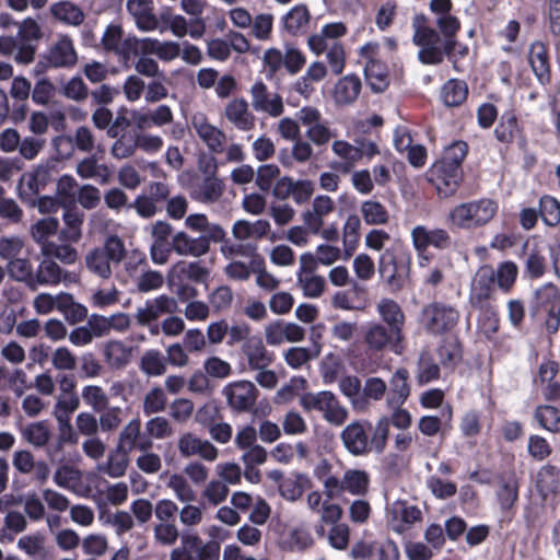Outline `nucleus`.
I'll return each instance as SVG.
<instances>
[{
    "label": "nucleus",
    "mask_w": 560,
    "mask_h": 560,
    "mask_svg": "<svg viewBox=\"0 0 560 560\" xmlns=\"http://www.w3.org/2000/svg\"><path fill=\"white\" fill-rule=\"evenodd\" d=\"M402 335L397 336L393 332V329L386 327L381 323L371 324L365 334L364 341L370 350L382 351L393 342H400Z\"/></svg>",
    "instance_id": "5701e85b"
},
{
    "label": "nucleus",
    "mask_w": 560,
    "mask_h": 560,
    "mask_svg": "<svg viewBox=\"0 0 560 560\" xmlns=\"http://www.w3.org/2000/svg\"><path fill=\"white\" fill-rule=\"evenodd\" d=\"M468 95L467 83L458 79H450L441 88L440 97L447 107L462 105Z\"/></svg>",
    "instance_id": "c756f323"
},
{
    "label": "nucleus",
    "mask_w": 560,
    "mask_h": 560,
    "mask_svg": "<svg viewBox=\"0 0 560 560\" xmlns=\"http://www.w3.org/2000/svg\"><path fill=\"white\" fill-rule=\"evenodd\" d=\"M178 304L174 298L162 294L158 298L147 300L143 307H139L136 314L137 322L147 326L163 314H173L177 311Z\"/></svg>",
    "instance_id": "2eb2a0df"
},
{
    "label": "nucleus",
    "mask_w": 560,
    "mask_h": 560,
    "mask_svg": "<svg viewBox=\"0 0 560 560\" xmlns=\"http://www.w3.org/2000/svg\"><path fill=\"white\" fill-rule=\"evenodd\" d=\"M225 117L238 130L248 131L254 127L255 117L248 110V103L244 98H235L228 103Z\"/></svg>",
    "instance_id": "393cba45"
},
{
    "label": "nucleus",
    "mask_w": 560,
    "mask_h": 560,
    "mask_svg": "<svg viewBox=\"0 0 560 560\" xmlns=\"http://www.w3.org/2000/svg\"><path fill=\"white\" fill-rule=\"evenodd\" d=\"M102 45L106 51H113L117 56L129 58L132 51V44L137 43V37L128 36L122 40V28L117 24H109L102 36Z\"/></svg>",
    "instance_id": "f3484780"
},
{
    "label": "nucleus",
    "mask_w": 560,
    "mask_h": 560,
    "mask_svg": "<svg viewBox=\"0 0 560 560\" xmlns=\"http://www.w3.org/2000/svg\"><path fill=\"white\" fill-rule=\"evenodd\" d=\"M408 378L409 372L407 369L396 370L389 382V402L401 406L407 400L410 395Z\"/></svg>",
    "instance_id": "72a5a7b5"
},
{
    "label": "nucleus",
    "mask_w": 560,
    "mask_h": 560,
    "mask_svg": "<svg viewBox=\"0 0 560 560\" xmlns=\"http://www.w3.org/2000/svg\"><path fill=\"white\" fill-rule=\"evenodd\" d=\"M229 406L238 411L249 410L256 402L257 389L249 381H240L224 387Z\"/></svg>",
    "instance_id": "4468645a"
},
{
    "label": "nucleus",
    "mask_w": 560,
    "mask_h": 560,
    "mask_svg": "<svg viewBox=\"0 0 560 560\" xmlns=\"http://www.w3.org/2000/svg\"><path fill=\"white\" fill-rule=\"evenodd\" d=\"M534 417L542 429L553 433L560 431V410L556 407L539 406L536 408Z\"/></svg>",
    "instance_id": "8fccbe9b"
},
{
    "label": "nucleus",
    "mask_w": 560,
    "mask_h": 560,
    "mask_svg": "<svg viewBox=\"0 0 560 560\" xmlns=\"http://www.w3.org/2000/svg\"><path fill=\"white\" fill-rule=\"evenodd\" d=\"M126 8L140 31L151 32L159 27L152 0H127Z\"/></svg>",
    "instance_id": "dca6fc26"
},
{
    "label": "nucleus",
    "mask_w": 560,
    "mask_h": 560,
    "mask_svg": "<svg viewBox=\"0 0 560 560\" xmlns=\"http://www.w3.org/2000/svg\"><path fill=\"white\" fill-rule=\"evenodd\" d=\"M78 183L71 175H62L56 185V192L63 205L75 203V188Z\"/></svg>",
    "instance_id": "69168bd1"
},
{
    "label": "nucleus",
    "mask_w": 560,
    "mask_h": 560,
    "mask_svg": "<svg viewBox=\"0 0 560 560\" xmlns=\"http://www.w3.org/2000/svg\"><path fill=\"white\" fill-rule=\"evenodd\" d=\"M167 398L161 387L150 389L143 399V412L147 416L159 413L165 410Z\"/></svg>",
    "instance_id": "bf43d9fd"
},
{
    "label": "nucleus",
    "mask_w": 560,
    "mask_h": 560,
    "mask_svg": "<svg viewBox=\"0 0 560 560\" xmlns=\"http://www.w3.org/2000/svg\"><path fill=\"white\" fill-rule=\"evenodd\" d=\"M440 377V366L428 351L421 352L417 363V383L422 386Z\"/></svg>",
    "instance_id": "58836bf2"
},
{
    "label": "nucleus",
    "mask_w": 560,
    "mask_h": 560,
    "mask_svg": "<svg viewBox=\"0 0 560 560\" xmlns=\"http://www.w3.org/2000/svg\"><path fill=\"white\" fill-rule=\"evenodd\" d=\"M342 483L346 492L364 495L369 489L370 476L365 470L348 469L343 474Z\"/></svg>",
    "instance_id": "c9c22d12"
},
{
    "label": "nucleus",
    "mask_w": 560,
    "mask_h": 560,
    "mask_svg": "<svg viewBox=\"0 0 560 560\" xmlns=\"http://www.w3.org/2000/svg\"><path fill=\"white\" fill-rule=\"evenodd\" d=\"M468 152V145L464 141H455L445 148L444 153L440 161L462 170V163Z\"/></svg>",
    "instance_id": "680f3d73"
},
{
    "label": "nucleus",
    "mask_w": 560,
    "mask_h": 560,
    "mask_svg": "<svg viewBox=\"0 0 560 560\" xmlns=\"http://www.w3.org/2000/svg\"><path fill=\"white\" fill-rule=\"evenodd\" d=\"M223 194V184L218 177H205L194 190V198L202 203H213Z\"/></svg>",
    "instance_id": "f704fd0d"
},
{
    "label": "nucleus",
    "mask_w": 560,
    "mask_h": 560,
    "mask_svg": "<svg viewBox=\"0 0 560 560\" xmlns=\"http://www.w3.org/2000/svg\"><path fill=\"white\" fill-rule=\"evenodd\" d=\"M440 363L444 369L453 370L462 359V351L457 341L444 342L438 349Z\"/></svg>",
    "instance_id": "052dcab7"
},
{
    "label": "nucleus",
    "mask_w": 560,
    "mask_h": 560,
    "mask_svg": "<svg viewBox=\"0 0 560 560\" xmlns=\"http://www.w3.org/2000/svg\"><path fill=\"white\" fill-rule=\"evenodd\" d=\"M332 152L339 158L343 159L345 163H334L332 168L347 172L353 164L360 160V153L357 144L352 145L345 140H336L331 145Z\"/></svg>",
    "instance_id": "a19ab883"
},
{
    "label": "nucleus",
    "mask_w": 560,
    "mask_h": 560,
    "mask_svg": "<svg viewBox=\"0 0 560 560\" xmlns=\"http://www.w3.org/2000/svg\"><path fill=\"white\" fill-rule=\"evenodd\" d=\"M518 481L514 474H502L497 479L495 497L502 512L510 513L518 499Z\"/></svg>",
    "instance_id": "6ab92c4d"
},
{
    "label": "nucleus",
    "mask_w": 560,
    "mask_h": 560,
    "mask_svg": "<svg viewBox=\"0 0 560 560\" xmlns=\"http://www.w3.org/2000/svg\"><path fill=\"white\" fill-rule=\"evenodd\" d=\"M85 265L91 272L103 279H108L112 276L110 261L101 247H96L86 254Z\"/></svg>",
    "instance_id": "c03bdc74"
},
{
    "label": "nucleus",
    "mask_w": 560,
    "mask_h": 560,
    "mask_svg": "<svg viewBox=\"0 0 560 560\" xmlns=\"http://www.w3.org/2000/svg\"><path fill=\"white\" fill-rule=\"evenodd\" d=\"M418 319L429 335L442 336L457 325L459 312L451 304L434 301L422 307Z\"/></svg>",
    "instance_id": "20e7f679"
},
{
    "label": "nucleus",
    "mask_w": 560,
    "mask_h": 560,
    "mask_svg": "<svg viewBox=\"0 0 560 560\" xmlns=\"http://www.w3.org/2000/svg\"><path fill=\"white\" fill-rule=\"evenodd\" d=\"M498 210L497 203L487 198L460 203L448 213V221L458 229L472 230L489 223Z\"/></svg>",
    "instance_id": "f03ea898"
},
{
    "label": "nucleus",
    "mask_w": 560,
    "mask_h": 560,
    "mask_svg": "<svg viewBox=\"0 0 560 560\" xmlns=\"http://www.w3.org/2000/svg\"><path fill=\"white\" fill-rule=\"evenodd\" d=\"M376 311L386 324V327L393 329V332L397 336L402 335V328L405 325V314L400 305L392 299H382L377 305Z\"/></svg>",
    "instance_id": "b1692460"
},
{
    "label": "nucleus",
    "mask_w": 560,
    "mask_h": 560,
    "mask_svg": "<svg viewBox=\"0 0 560 560\" xmlns=\"http://www.w3.org/2000/svg\"><path fill=\"white\" fill-rule=\"evenodd\" d=\"M44 58L52 68H68L77 62L78 57L70 37L63 36L51 46Z\"/></svg>",
    "instance_id": "4be33fe9"
},
{
    "label": "nucleus",
    "mask_w": 560,
    "mask_h": 560,
    "mask_svg": "<svg viewBox=\"0 0 560 560\" xmlns=\"http://www.w3.org/2000/svg\"><path fill=\"white\" fill-rule=\"evenodd\" d=\"M361 80L355 74H348L341 78L335 88V100L338 104L353 103L361 91Z\"/></svg>",
    "instance_id": "7c9ffc66"
},
{
    "label": "nucleus",
    "mask_w": 560,
    "mask_h": 560,
    "mask_svg": "<svg viewBox=\"0 0 560 560\" xmlns=\"http://www.w3.org/2000/svg\"><path fill=\"white\" fill-rule=\"evenodd\" d=\"M7 272L12 279L24 282L31 289L33 288L34 271L26 258H10L7 264Z\"/></svg>",
    "instance_id": "de8ad7c7"
},
{
    "label": "nucleus",
    "mask_w": 560,
    "mask_h": 560,
    "mask_svg": "<svg viewBox=\"0 0 560 560\" xmlns=\"http://www.w3.org/2000/svg\"><path fill=\"white\" fill-rule=\"evenodd\" d=\"M40 252L44 257H54L60 260L65 265L74 264L78 259V252L70 245L56 244V243H44L40 247Z\"/></svg>",
    "instance_id": "09e8293b"
},
{
    "label": "nucleus",
    "mask_w": 560,
    "mask_h": 560,
    "mask_svg": "<svg viewBox=\"0 0 560 560\" xmlns=\"http://www.w3.org/2000/svg\"><path fill=\"white\" fill-rule=\"evenodd\" d=\"M440 33L429 26H417L413 43L420 47L418 59L423 65H440L444 57L453 60L457 46L456 34L460 28L458 19L452 14L436 18Z\"/></svg>",
    "instance_id": "f257e3e1"
},
{
    "label": "nucleus",
    "mask_w": 560,
    "mask_h": 560,
    "mask_svg": "<svg viewBox=\"0 0 560 560\" xmlns=\"http://www.w3.org/2000/svg\"><path fill=\"white\" fill-rule=\"evenodd\" d=\"M81 396L85 405L90 406L95 412H102L108 406V397L101 386L86 385L83 387Z\"/></svg>",
    "instance_id": "5fc2aeb1"
},
{
    "label": "nucleus",
    "mask_w": 560,
    "mask_h": 560,
    "mask_svg": "<svg viewBox=\"0 0 560 560\" xmlns=\"http://www.w3.org/2000/svg\"><path fill=\"white\" fill-rule=\"evenodd\" d=\"M520 132L521 128L515 113L513 110L504 112L494 128L495 139L501 143L510 144Z\"/></svg>",
    "instance_id": "473e14b6"
},
{
    "label": "nucleus",
    "mask_w": 560,
    "mask_h": 560,
    "mask_svg": "<svg viewBox=\"0 0 560 560\" xmlns=\"http://www.w3.org/2000/svg\"><path fill=\"white\" fill-rule=\"evenodd\" d=\"M128 462V452L116 447L109 453L107 462L98 465L97 469L110 478H119L125 475Z\"/></svg>",
    "instance_id": "4c0bfd02"
},
{
    "label": "nucleus",
    "mask_w": 560,
    "mask_h": 560,
    "mask_svg": "<svg viewBox=\"0 0 560 560\" xmlns=\"http://www.w3.org/2000/svg\"><path fill=\"white\" fill-rule=\"evenodd\" d=\"M77 174L83 179H96L101 184H107L110 175L107 165L100 164L94 155L84 158L78 163Z\"/></svg>",
    "instance_id": "2f4dec72"
},
{
    "label": "nucleus",
    "mask_w": 560,
    "mask_h": 560,
    "mask_svg": "<svg viewBox=\"0 0 560 560\" xmlns=\"http://www.w3.org/2000/svg\"><path fill=\"white\" fill-rule=\"evenodd\" d=\"M529 63L533 72L541 84L549 82L550 68L546 46L540 42H535L529 49Z\"/></svg>",
    "instance_id": "bb28decb"
},
{
    "label": "nucleus",
    "mask_w": 560,
    "mask_h": 560,
    "mask_svg": "<svg viewBox=\"0 0 560 560\" xmlns=\"http://www.w3.org/2000/svg\"><path fill=\"white\" fill-rule=\"evenodd\" d=\"M421 517V511L406 501L396 500L387 508L388 525L397 534H404Z\"/></svg>",
    "instance_id": "9d476101"
},
{
    "label": "nucleus",
    "mask_w": 560,
    "mask_h": 560,
    "mask_svg": "<svg viewBox=\"0 0 560 560\" xmlns=\"http://www.w3.org/2000/svg\"><path fill=\"white\" fill-rule=\"evenodd\" d=\"M539 215L548 226H556L560 222V202L549 195L539 199Z\"/></svg>",
    "instance_id": "603ef678"
},
{
    "label": "nucleus",
    "mask_w": 560,
    "mask_h": 560,
    "mask_svg": "<svg viewBox=\"0 0 560 560\" xmlns=\"http://www.w3.org/2000/svg\"><path fill=\"white\" fill-rule=\"evenodd\" d=\"M361 213L366 224L380 225L388 221L386 208L378 201L366 200L361 206Z\"/></svg>",
    "instance_id": "864d4df0"
},
{
    "label": "nucleus",
    "mask_w": 560,
    "mask_h": 560,
    "mask_svg": "<svg viewBox=\"0 0 560 560\" xmlns=\"http://www.w3.org/2000/svg\"><path fill=\"white\" fill-rule=\"evenodd\" d=\"M535 303L541 311L560 305V295L557 287L549 282L535 291Z\"/></svg>",
    "instance_id": "13d9d810"
},
{
    "label": "nucleus",
    "mask_w": 560,
    "mask_h": 560,
    "mask_svg": "<svg viewBox=\"0 0 560 560\" xmlns=\"http://www.w3.org/2000/svg\"><path fill=\"white\" fill-rule=\"evenodd\" d=\"M318 354L319 349H316L313 352L310 348L292 347L285 352L284 360L287 364L292 369H300L302 365L307 363L313 358H316Z\"/></svg>",
    "instance_id": "e2e57ef3"
},
{
    "label": "nucleus",
    "mask_w": 560,
    "mask_h": 560,
    "mask_svg": "<svg viewBox=\"0 0 560 560\" xmlns=\"http://www.w3.org/2000/svg\"><path fill=\"white\" fill-rule=\"evenodd\" d=\"M340 392L350 399L355 409H362L365 406V399L362 397V385L359 377L347 375L339 381Z\"/></svg>",
    "instance_id": "49530a36"
},
{
    "label": "nucleus",
    "mask_w": 560,
    "mask_h": 560,
    "mask_svg": "<svg viewBox=\"0 0 560 560\" xmlns=\"http://www.w3.org/2000/svg\"><path fill=\"white\" fill-rule=\"evenodd\" d=\"M62 219L66 228L60 231L59 238L71 243L79 242L82 236L84 213L73 205L72 207H65Z\"/></svg>",
    "instance_id": "a878e982"
},
{
    "label": "nucleus",
    "mask_w": 560,
    "mask_h": 560,
    "mask_svg": "<svg viewBox=\"0 0 560 560\" xmlns=\"http://www.w3.org/2000/svg\"><path fill=\"white\" fill-rule=\"evenodd\" d=\"M140 370L148 376L163 375L166 371V358L159 350H148L140 359Z\"/></svg>",
    "instance_id": "37998d69"
},
{
    "label": "nucleus",
    "mask_w": 560,
    "mask_h": 560,
    "mask_svg": "<svg viewBox=\"0 0 560 560\" xmlns=\"http://www.w3.org/2000/svg\"><path fill=\"white\" fill-rule=\"evenodd\" d=\"M58 160L49 158L40 162L32 172L23 174L19 184L20 196L28 203L35 202V197L54 180L58 170Z\"/></svg>",
    "instance_id": "423d86ee"
},
{
    "label": "nucleus",
    "mask_w": 560,
    "mask_h": 560,
    "mask_svg": "<svg viewBox=\"0 0 560 560\" xmlns=\"http://www.w3.org/2000/svg\"><path fill=\"white\" fill-rule=\"evenodd\" d=\"M59 228L58 219L54 217H47L38 220L32 225L31 234L35 242L43 246L44 243H49L47 240L50 235H54Z\"/></svg>",
    "instance_id": "4d7b16f0"
},
{
    "label": "nucleus",
    "mask_w": 560,
    "mask_h": 560,
    "mask_svg": "<svg viewBox=\"0 0 560 560\" xmlns=\"http://www.w3.org/2000/svg\"><path fill=\"white\" fill-rule=\"evenodd\" d=\"M52 15L67 24L78 26L84 20L83 11L70 1H61L51 7Z\"/></svg>",
    "instance_id": "79ce46f5"
},
{
    "label": "nucleus",
    "mask_w": 560,
    "mask_h": 560,
    "mask_svg": "<svg viewBox=\"0 0 560 560\" xmlns=\"http://www.w3.org/2000/svg\"><path fill=\"white\" fill-rule=\"evenodd\" d=\"M140 420L132 419L119 433V441L116 447L128 453L132 451L136 440H138L140 435Z\"/></svg>",
    "instance_id": "0e129e2a"
},
{
    "label": "nucleus",
    "mask_w": 560,
    "mask_h": 560,
    "mask_svg": "<svg viewBox=\"0 0 560 560\" xmlns=\"http://www.w3.org/2000/svg\"><path fill=\"white\" fill-rule=\"evenodd\" d=\"M371 422L355 420L343 428L340 433L341 442L347 452L353 456H364L371 453Z\"/></svg>",
    "instance_id": "0eeeda50"
},
{
    "label": "nucleus",
    "mask_w": 560,
    "mask_h": 560,
    "mask_svg": "<svg viewBox=\"0 0 560 560\" xmlns=\"http://www.w3.org/2000/svg\"><path fill=\"white\" fill-rule=\"evenodd\" d=\"M412 244L418 252L432 246L436 249H447L452 246V237L444 229H428L417 225L411 231Z\"/></svg>",
    "instance_id": "ddd939ff"
},
{
    "label": "nucleus",
    "mask_w": 560,
    "mask_h": 560,
    "mask_svg": "<svg viewBox=\"0 0 560 560\" xmlns=\"http://www.w3.org/2000/svg\"><path fill=\"white\" fill-rule=\"evenodd\" d=\"M495 283V271L491 267L479 268L471 283L472 298L479 302L489 299Z\"/></svg>",
    "instance_id": "cd10ccee"
},
{
    "label": "nucleus",
    "mask_w": 560,
    "mask_h": 560,
    "mask_svg": "<svg viewBox=\"0 0 560 560\" xmlns=\"http://www.w3.org/2000/svg\"><path fill=\"white\" fill-rule=\"evenodd\" d=\"M389 427L388 417L380 418L375 427H372L370 434L371 452L380 455L385 451L389 436Z\"/></svg>",
    "instance_id": "3c124183"
},
{
    "label": "nucleus",
    "mask_w": 560,
    "mask_h": 560,
    "mask_svg": "<svg viewBox=\"0 0 560 560\" xmlns=\"http://www.w3.org/2000/svg\"><path fill=\"white\" fill-rule=\"evenodd\" d=\"M296 277L305 296L315 299L323 293L325 279L322 276L312 275L303 277L301 272H298Z\"/></svg>",
    "instance_id": "774afa93"
},
{
    "label": "nucleus",
    "mask_w": 560,
    "mask_h": 560,
    "mask_svg": "<svg viewBox=\"0 0 560 560\" xmlns=\"http://www.w3.org/2000/svg\"><path fill=\"white\" fill-rule=\"evenodd\" d=\"M308 478L303 474H294L285 477L278 486L279 492L282 498L289 501H295L301 498L305 483Z\"/></svg>",
    "instance_id": "a18cd8bd"
},
{
    "label": "nucleus",
    "mask_w": 560,
    "mask_h": 560,
    "mask_svg": "<svg viewBox=\"0 0 560 560\" xmlns=\"http://www.w3.org/2000/svg\"><path fill=\"white\" fill-rule=\"evenodd\" d=\"M250 96L252 106L258 113L278 117L284 110L282 97L277 93H269L267 85L261 80L252 85Z\"/></svg>",
    "instance_id": "9b49d317"
},
{
    "label": "nucleus",
    "mask_w": 560,
    "mask_h": 560,
    "mask_svg": "<svg viewBox=\"0 0 560 560\" xmlns=\"http://www.w3.org/2000/svg\"><path fill=\"white\" fill-rule=\"evenodd\" d=\"M58 311L63 314L66 320L70 324H77L88 316V308L74 301L70 293L59 294Z\"/></svg>",
    "instance_id": "e433bc0d"
},
{
    "label": "nucleus",
    "mask_w": 560,
    "mask_h": 560,
    "mask_svg": "<svg viewBox=\"0 0 560 560\" xmlns=\"http://www.w3.org/2000/svg\"><path fill=\"white\" fill-rule=\"evenodd\" d=\"M177 448L184 458L199 456L208 462L215 460L219 454L218 448L211 442L202 440L191 432H185L179 436Z\"/></svg>",
    "instance_id": "f8f14e48"
},
{
    "label": "nucleus",
    "mask_w": 560,
    "mask_h": 560,
    "mask_svg": "<svg viewBox=\"0 0 560 560\" xmlns=\"http://www.w3.org/2000/svg\"><path fill=\"white\" fill-rule=\"evenodd\" d=\"M310 12L305 4H296L282 16L283 28L291 35L298 34L308 22Z\"/></svg>",
    "instance_id": "ea45409f"
},
{
    "label": "nucleus",
    "mask_w": 560,
    "mask_h": 560,
    "mask_svg": "<svg viewBox=\"0 0 560 560\" xmlns=\"http://www.w3.org/2000/svg\"><path fill=\"white\" fill-rule=\"evenodd\" d=\"M300 405L305 411L317 410L323 412L325 420L335 425L342 424L348 417L347 409L328 390L304 393L300 397Z\"/></svg>",
    "instance_id": "39448f33"
},
{
    "label": "nucleus",
    "mask_w": 560,
    "mask_h": 560,
    "mask_svg": "<svg viewBox=\"0 0 560 560\" xmlns=\"http://www.w3.org/2000/svg\"><path fill=\"white\" fill-rule=\"evenodd\" d=\"M62 269L50 257H45L33 276V288L57 285L61 282Z\"/></svg>",
    "instance_id": "c85d7f7f"
},
{
    "label": "nucleus",
    "mask_w": 560,
    "mask_h": 560,
    "mask_svg": "<svg viewBox=\"0 0 560 560\" xmlns=\"http://www.w3.org/2000/svg\"><path fill=\"white\" fill-rule=\"evenodd\" d=\"M23 435L28 443L42 447L49 441L50 430L46 421H38L26 425Z\"/></svg>",
    "instance_id": "6e6d98bb"
},
{
    "label": "nucleus",
    "mask_w": 560,
    "mask_h": 560,
    "mask_svg": "<svg viewBox=\"0 0 560 560\" xmlns=\"http://www.w3.org/2000/svg\"><path fill=\"white\" fill-rule=\"evenodd\" d=\"M242 352L247 358L252 370L267 369L273 361V353L269 352L259 336H253L242 345Z\"/></svg>",
    "instance_id": "412c9836"
},
{
    "label": "nucleus",
    "mask_w": 560,
    "mask_h": 560,
    "mask_svg": "<svg viewBox=\"0 0 560 560\" xmlns=\"http://www.w3.org/2000/svg\"><path fill=\"white\" fill-rule=\"evenodd\" d=\"M191 124L198 137L212 153L223 152L226 137L222 130L210 125L202 115L194 116Z\"/></svg>",
    "instance_id": "aec40b11"
},
{
    "label": "nucleus",
    "mask_w": 560,
    "mask_h": 560,
    "mask_svg": "<svg viewBox=\"0 0 560 560\" xmlns=\"http://www.w3.org/2000/svg\"><path fill=\"white\" fill-rule=\"evenodd\" d=\"M428 175L429 180L435 186L439 196L447 198L459 187L463 170H457L439 160L430 167Z\"/></svg>",
    "instance_id": "1a4fd4ad"
},
{
    "label": "nucleus",
    "mask_w": 560,
    "mask_h": 560,
    "mask_svg": "<svg viewBox=\"0 0 560 560\" xmlns=\"http://www.w3.org/2000/svg\"><path fill=\"white\" fill-rule=\"evenodd\" d=\"M350 556L354 560H399L400 551L393 539L372 542L361 540L352 546Z\"/></svg>",
    "instance_id": "6e6552de"
},
{
    "label": "nucleus",
    "mask_w": 560,
    "mask_h": 560,
    "mask_svg": "<svg viewBox=\"0 0 560 560\" xmlns=\"http://www.w3.org/2000/svg\"><path fill=\"white\" fill-rule=\"evenodd\" d=\"M411 259L409 255L384 250L378 259V273L390 293L401 291L409 281Z\"/></svg>",
    "instance_id": "7ed1b4c3"
},
{
    "label": "nucleus",
    "mask_w": 560,
    "mask_h": 560,
    "mask_svg": "<svg viewBox=\"0 0 560 560\" xmlns=\"http://www.w3.org/2000/svg\"><path fill=\"white\" fill-rule=\"evenodd\" d=\"M350 540V528L347 524H335L327 533L329 546L336 550L347 549Z\"/></svg>",
    "instance_id": "338daca9"
},
{
    "label": "nucleus",
    "mask_w": 560,
    "mask_h": 560,
    "mask_svg": "<svg viewBox=\"0 0 560 560\" xmlns=\"http://www.w3.org/2000/svg\"><path fill=\"white\" fill-rule=\"evenodd\" d=\"M172 249L180 256L201 257L209 253L210 245L207 240L201 236L192 237L184 231H179L172 237Z\"/></svg>",
    "instance_id": "a211bd4d"
}]
</instances>
